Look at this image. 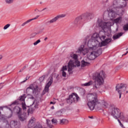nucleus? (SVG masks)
<instances>
[{"label": "nucleus", "instance_id": "nucleus-1", "mask_svg": "<svg viewBox=\"0 0 128 128\" xmlns=\"http://www.w3.org/2000/svg\"><path fill=\"white\" fill-rule=\"evenodd\" d=\"M97 25L102 28L103 31H100L99 34L94 33L91 38L88 41V46L90 50H96V48H102L108 44L112 40V38H106L104 35H102L106 32V28L112 26V22H106L100 19L98 20Z\"/></svg>", "mask_w": 128, "mask_h": 128}, {"label": "nucleus", "instance_id": "nucleus-2", "mask_svg": "<svg viewBox=\"0 0 128 128\" xmlns=\"http://www.w3.org/2000/svg\"><path fill=\"white\" fill-rule=\"evenodd\" d=\"M87 100H89L88 102V106L90 110H94V109L100 110V105L102 106L104 108L108 106V104L104 100H103L102 102H100L96 93L88 94L87 96Z\"/></svg>", "mask_w": 128, "mask_h": 128}, {"label": "nucleus", "instance_id": "nucleus-3", "mask_svg": "<svg viewBox=\"0 0 128 128\" xmlns=\"http://www.w3.org/2000/svg\"><path fill=\"white\" fill-rule=\"evenodd\" d=\"M104 72L102 70L100 72H96L93 75L92 79L94 80V88H100V86L104 84Z\"/></svg>", "mask_w": 128, "mask_h": 128}, {"label": "nucleus", "instance_id": "nucleus-4", "mask_svg": "<svg viewBox=\"0 0 128 128\" xmlns=\"http://www.w3.org/2000/svg\"><path fill=\"white\" fill-rule=\"evenodd\" d=\"M70 56L72 58L75 60L74 61L70 60L68 63V72L69 74H72V68H76V66H80V62L76 60H78V55L76 54L71 53Z\"/></svg>", "mask_w": 128, "mask_h": 128}, {"label": "nucleus", "instance_id": "nucleus-5", "mask_svg": "<svg viewBox=\"0 0 128 128\" xmlns=\"http://www.w3.org/2000/svg\"><path fill=\"white\" fill-rule=\"evenodd\" d=\"M111 115L116 118H120L121 120H124V113L120 112V110L116 107H113L112 109Z\"/></svg>", "mask_w": 128, "mask_h": 128}, {"label": "nucleus", "instance_id": "nucleus-6", "mask_svg": "<svg viewBox=\"0 0 128 128\" xmlns=\"http://www.w3.org/2000/svg\"><path fill=\"white\" fill-rule=\"evenodd\" d=\"M78 100H80V97H78V94L72 93L71 95H70L69 98L66 100V102L69 104H72V102H78Z\"/></svg>", "mask_w": 128, "mask_h": 128}, {"label": "nucleus", "instance_id": "nucleus-7", "mask_svg": "<svg viewBox=\"0 0 128 128\" xmlns=\"http://www.w3.org/2000/svg\"><path fill=\"white\" fill-rule=\"evenodd\" d=\"M126 84H117L116 88V92L119 94V98H122V92H124L126 90Z\"/></svg>", "mask_w": 128, "mask_h": 128}, {"label": "nucleus", "instance_id": "nucleus-8", "mask_svg": "<svg viewBox=\"0 0 128 128\" xmlns=\"http://www.w3.org/2000/svg\"><path fill=\"white\" fill-rule=\"evenodd\" d=\"M39 104L40 101L38 100H34L32 104L30 105V108L28 109V114H32L36 110V108H38Z\"/></svg>", "mask_w": 128, "mask_h": 128}, {"label": "nucleus", "instance_id": "nucleus-9", "mask_svg": "<svg viewBox=\"0 0 128 128\" xmlns=\"http://www.w3.org/2000/svg\"><path fill=\"white\" fill-rule=\"evenodd\" d=\"M82 20H83L82 17L80 16L77 17L72 22L74 27L80 28L82 26Z\"/></svg>", "mask_w": 128, "mask_h": 128}, {"label": "nucleus", "instance_id": "nucleus-10", "mask_svg": "<svg viewBox=\"0 0 128 128\" xmlns=\"http://www.w3.org/2000/svg\"><path fill=\"white\" fill-rule=\"evenodd\" d=\"M118 8H116L110 9L108 10V16L111 20H114V18H116V16H118Z\"/></svg>", "mask_w": 128, "mask_h": 128}, {"label": "nucleus", "instance_id": "nucleus-11", "mask_svg": "<svg viewBox=\"0 0 128 128\" xmlns=\"http://www.w3.org/2000/svg\"><path fill=\"white\" fill-rule=\"evenodd\" d=\"M82 18L83 20H92L94 16V12H86L82 14L80 16Z\"/></svg>", "mask_w": 128, "mask_h": 128}, {"label": "nucleus", "instance_id": "nucleus-12", "mask_svg": "<svg viewBox=\"0 0 128 128\" xmlns=\"http://www.w3.org/2000/svg\"><path fill=\"white\" fill-rule=\"evenodd\" d=\"M65 16H66V14H62L58 15L56 17L52 19L51 20L48 21L46 24L47 25L50 24H54V22H56V20H58V18H64Z\"/></svg>", "mask_w": 128, "mask_h": 128}, {"label": "nucleus", "instance_id": "nucleus-13", "mask_svg": "<svg viewBox=\"0 0 128 128\" xmlns=\"http://www.w3.org/2000/svg\"><path fill=\"white\" fill-rule=\"evenodd\" d=\"M26 98V94H24L22 96H21L20 97H19V98L16 100L12 103V105H16V104H20V102H24V100Z\"/></svg>", "mask_w": 128, "mask_h": 128}, {"label": "nucleus", "instance_id": "nucleus-14", "mask_svg": "<svg viewBox=\"0 0 128 128\" xmlns=\"http://www.w3.org/2000/svg\"><path fill=\"white\" fill-rule=\"evenodd\" d=\"M50 80L46 84L44 90V92H48V90H50V86H52V82H54V78H52V76H50Z\"/></svg>", "mask_w": 128, "mask_h": 128}, {"label": "nucleus", "instance_id": "nucleus-15", "mask_svg": "<svg viewBox=\"0 0 128 128\" xmlns=\"http://www.w3.org/2000/svg\"><path fill=\"white\" fill-rule=\"evenodd\" d=\"M84 48V46L82 45L80 47L78 48L76 52H78V54H82L83 56H86V54L88 52V50L86 48Z\"/></svg>", "mask_w": 128, "mask_h": 128}, {"label": "nucleus", "instance_id": "nucleus-16", "mask_svg": "<svg viewBox=\"0 0 128 128\" xmlns=\"http://www.w3.org/2000/svg\"><path fill=\"white\" fill-rule=\"evenodd\" d=\"M10 126L12 128H20V123L16 120H12L10 122Z\"/></svg>", "mask_w": 128, "mask_h": 128}, {"label": "nucleus", "instance_id": "nucleus-17", "mask_svg": "<svg viewBox=\"0 0 128 128\" xmlns=\"http://www.w3.org/2000/svg\"><path fill=\"white\" fill-rule=\"evenodd\" d=\"M34 124H36V118L34 117H32V118L29 120L28 124V128H32L34 126Z\"/></svg>", "mask_w": 128, "mask_h": 128}, {"label": "nucleus", "instance_id": "nucleus-18", "mask_svg": "<svg viewBox=\"0 0 128 128\" xmlns=\"http://www.w3.org/2000/svg\"><path fill=\"white\" fill-rule=\"evenodd\" d=\"M18 118L21 122H24L26 120V114L23 113L22 114H18Z\"/></svg>", "mask_w": 128, "mask_h": 128}, {"label": "nucleus", "instance_id": "nucleus-19", "mask_svg": "<svg viewBox=\"0 0 128 128\" xmlns=\"http://www.w3.org/2000/svg\"><path fill=\"white\" fill-rule=\"evenodd\" d=\"M22 109L20 106H16L13 110V112H15V114H17L18 116L20 114H22Z\"/></svg>", "mask_w": 128, "mask_h": 128}, {"label": "nucleus", "instance_id": "nucleus-20", "mask_svg": "<svg viewBox=\"0 0 128 128\" xmlns=\"http://www.w3.org/2000/svg\"><path fill=\"white\" fill-rule=\"evenodd\" d=\"M96 58H98V57H97L96 55V52H91L90 54L88 55V58L90 60H96Z\"/></svg>", "mask_w": 128, "mask_h": 128}, {"label": "nucleus", "instance_id": "nucleus-21", "mask_svg": "<svg viewBox=\"0 0 128 128\" xmlns=\"http://www.w3.org/2000/svg\"><path fill=\"white\" fill-rule=\"evenodd\" d=\"M40 18V16H36L35 18H32V19H30V20H28L27 21L25 22H24L22 24L21 26H26V24H28V22H32V20H37V18Z\"/></svg>", "mask_w": 128, "mask_h": 128}, {"label": "nucleus", "instance_id": "nucleus-22", "mask_svg": "<svg viewBox=\"0 0 128 128\" xmlns=\"http://www.w3.org/2000/svg\"><path fill=\"white\" fill-rule=\"evenodd\" d=\"M122 34H124V33H122V32L118 33L117 34L114 35L112 37V38L114 40H118V38H120V36H122Z\"/></svg>", "mask_w": 128, "mask_h": 128}, {"label": "nucleus", "instance_id": "nucleus-23", "mask_svg": "<svg viewBox=\"0 0 128 128\" xmlns=\"http://www.w3.org/2000/svg\"><path fill=\"white\" fill-rule=\"evenodd\" d=\"M68 124V120L65 118L60 120V124Z\"/></svg>", "mask_w": 128, "mask_h": 128}, {"label": "nucleus", "instance_id": "nucleus-24", "mask_svg": "<svg viewBox=\"0 0 128 128\" xmlns=\"http://www.w3.org/2000/svg\"><path fill=\"white\" fill-rule=\"evenodd\" d=\"M92 84H94V82L92 80H90L88 82L82 84V86H92Z\"/></svg>", "mask_w": 128, "mask_h": 128}, {"label": "nucleus", "instance_id": "nucleus-25", "mask_svg": "<svg viewBox=\"0 0 128 128\" xmlns=\"http://www.w3.org/2000/svg\"><path fill=\"white\" fill-rule=\"evenodd\" d=\"M2 120H3L4 122H6V124H8V122L6 120V116H4V115H2L1 118H0V122Z\"/></svg>", "mask_w": 128, "mask_h": 128}, {"label": "nucleus", "instance_id": "nucleus-26", "mask_svg": "<svg viewBox=\"0 0 128 128\" xmlns=\"http://www.w3.org/2000/svg\"><path fill=\"white\" fill-rule=\"evenodd\" d=\"M89 64H90V62H86L84 60L81 62L82 68H84V66H88Z\"/></svg>", "mask_w": 128, "mask_h": 128}, {"label": "nucleus", "instance_id": "nucleus-27", "mask_svg": "<svg viewBox=\"0 0 128 128\" xmlns=\"http://www.w3.org/2000/svg\"><path fill=\"white\" fill-rule=\"evenodd\" d=\"M102 51L101 48H99L96 52H95V54L97 57L100 56V54H102Z\"/></svg>", "mask_w": 128, "mask_h": 128}, {"label": "nucleus", "instance_id": "nucleus-28", "mask_svg": "<svg viewBox=\"0 0 128 128\" xmlns=\"http://www.w3.org/2000/svg\"><path fill=\"white\" fill-rule=\"evenodd\" d=\"M46 124H48V126L50 128H52V126H52V124L50 120H46Z\"/></svg>", "mask_w": 128, "mask_h": 128}, {"label": "nucleus", "instance_id": "nucleus-29", "mask_svg": "<svg viewBox=\"0 0 128 128\" xmlns=\"http://www.w3.org/2000/svg\"><path fill=\"white\" fill-rule=\"evenodd\" d=\"M22 108L24 110H26V103L24 102H22Z\"/></svg>", "mask_w": 128, "mask_h": 128}, {"label": "nucleus", "instance_id": "nucleus-30", "mask_svg": "<svg viewBox=\"0 0 128 128\" xmlns=\"http://www.w3.org/2000/svg\"><path fill=\"white\" fill-rule=\"evenodd\" d=\"M122 20V17H119L118 18H117L115 19L114 20V22L116 23V24H118V22H120V21Z\"/></svg>", "mask_w": 128, "mask_h": 128}, {"label": "nucleus", "instance_id": "nucleus-31", "mask_svg": "<svg viewBox=\"0 0 128 128\" xmlns=\"http://www.w3.org/2000/svg\"><path fill=\"white\" fill-rule=\"evenodd\" d=\"M123 30H125V32L128 30V24L124 25V26H123Z\"/></svg>", "mask_w": 128, "mask_h": 128}, {"label": "nucleus", "instance_id": "nucleus-32", "mask_svg": "<svg viewBox=\"0 0 128 128\" xmlns=\"http://www.w3.org/2000/svg\"><path fill=\"white\" fill-rule=\"evenodd\" d=\"M34 128H42V126L40 124H38Z\"/></svg>", "mask_w": 128, "mask_h": 128}, {"label": "nucleus", "instance_id": "nucleus-33", "mask_svg": "<svg viewBox=\"0 0 128 128\" xmlns=\"http://www.w3.org/2000/svg\"><path fill=\"white\" fill-rule=\"evenodd\" d=\"M44 78H46V76H44V75L40 77L39 78L40 82H44Z\"/></svg>", "mask_w": 128, "mask_h": 128}, {"label": "nucleus", "instance_id": "nucleus-34", "mask_svg": "<svg viewBox=\"0 0 128 128\" xmlns=\"http://www.w3.org/2000/svg\"><path fill=\"white\" fill-rule=\"evenodd\" d=\"M52 124H58V120L56 118H53L52 120Z\"/></svg>", "mask_w": 128, "mask_h": 128}, {"label": "nucleus", "instance_id": "nucleus-35", "mask_svg": "<svg viewBox=\"0 0 128 128\" xmlns=\"http://www.w3.org/2000/svg\"><path fill=\"white\" fill-rule=\"evenodd\" d=\"M36 34H38L34 32L32 33L30 36V38H34L36 36Z\"/></svg>", "mask_w": 128, "mask_h": 128}, {"label": "nucleus", "instance_id": "nucleus-36", "mask_svg": "<svg viewBox=\"0 0 128 128\" xmlns=\"http://www.w3.org/2000/svg\"><path fill=\"white\" fill-rule=\"evenodd\" d=\"M56 114V116H62V112L60 111L58 112Z\"/></svg>", "mask_w": 128, "mask_h": 128}, {"label": "nucleus", "instance_id": "nucleus-37", "mask_svg": "<svg viewBox=\"0 0 128 128\" xmlns=\"http://www.w3.org/2000/svg\"><path fill=\"white\" fill-rule=\"evenodd\" d=\"M64 70H68V68L66 66H63L62 67L61 72H64Z\"/></svg>", "mask_w": 128, "mask_h": 128}, {"label": "nucleus", "instance_id": "nucleus-38", "mask_svg": "<svg viewBox=\"0 0 128 128\" xmlns=\"http://www.w3.org/2000/svg\"><path fill=\"white\" fill-rule=\"evenodd\" d=\"M10 26V24H7L4 26V30H8Z\"/></svg>", "mask_w": 128, "mask_h": 128}, {"label": "nucleus", "instance_id": "nucleus-39", "mask_svg": "<svg viewBox=\"0 0 128 128\" xmlns=\"http://www.w3.org/2000/svg\"><path fill=\"white\" fill-rule=\"evenodd\" d=\"M6 4H12L14 2V0H6Z\"/></svg>", "mask_w": 128, "mask_h": 128}, {"label": "nucleus", "instance_id": "nucleus-40", "mask_svg": "<svg viewBox=\"0 0 128 128\" xmlns=\"http://www.w3.org/2000/svg\"><path fill=\"white\" fill-rule=\"evenodd\" d=\"M40 42V40H36L35 42L34 43V46H36L37 44H38Z\"/></svg>", "mask_w": 128, "mask_h": 128}, {"label": "nucleus", "instance_id": "nucleus-41", "mask_svg": "<svg viewBox=\"0 0 128 128\" xmlns=\"http://www.w3.org/2000/svg\"><path fill=\"white\" fill-rule=\"evenodd\" d=\"M62 76L64 78H66V72L64 71H62Z\"/></svg>", "mask_w": 128, "mask_h": 128}, {"label": "nucleus", "instance_id": "nucleus-42", "mask_svg": "<svg viewBox=\"0 0 128 128\" xmlns=\"http://www.w3.org/2000/svg\"><path fill=\"white\" fill-rule=\"evenodd\" d=\"M4 110V107L2 106H0V110ZM0 116H2V112L0 111Z\"/></svg>", "mask_w": 128, "mask_h": 128}, {"label": "nucleus", "instance_id": "nucleus-43", "mask_svg": "<svg viewBox=\"0 0 128 128\" xmlns=\"http://www.w3.org/2000/svg\"><path fill=\"white\" fill-rule=\"evenodd\" d=\"M26 66H24L22 68V70L24 72V70H26Z\"/></svg>", "mask_w": 128, "mask_h": 128}, {"label": "nucleus", "instance_id": "nucleus-44", "mask_svg": "<svg viewBox=\"0 0 128 128\" xmlns=\"http://www.w3.org/2000/svg\"><path fill=\"white\" fill-rule=\"evenodd\" d=\"M4 87V85H2V83L0 84V90H2V88Z\"/></svg>", "mask_w": 128, "mask_h": 128}, {"label": "nucleus", "instance_id": "nucleus-45", "mask_svg": "<svg viewBox=\"0 0 128 128\" xmlns=\"http://www.w3.org/2000/svg\"><path fill=\"white\" fill-rule=\"evenodd\" d=\"M29 78H30V76H29V77L26 76V80H25L22 82H26V80H28Z\"/></svg>", "mask_w": 128, "mask_h": 128}, {"label": "nucleus", "instance_id": "nucleus-46", "mask_svg": "<svg viewBox=\"0 0 128 128\" xmlns=\"http://www.w3.org/2000/svg\"><path fill=\"white\" fill-rule=\"evenodd\" d=\"M118 122H119V124H120V126H122V122H120V119L118 118Z\"/></svg>", "mask_w": 128, "mask_h": 128}, {"label": "nucleus", "instance_id": "nucleus-47", "mask_svg": "<svg viewBox=\"0 0 128 128\" xmlns=\"http://www.w3.org/2000/svg\"><path fill=\"white\" fill-rule=\"evenodd\" d=\"M6 108H7L9 110H10V112H11L12 114V108H8V106H6Z\"/></svg>", "mask_w": 128, "mask_h": 128}, {"label": "nucleus", "instance_id": "nucleus-48", "mask_svg": "<svg viewBox=\"0 0 128 128\" xmlns=\"http://www.w3.org/2000/svg\"><path fill=\"white\" fill-rule=\"evenodd\" d=\"M126 2H125L124 4L122 5V8H126Z\"/></svg>", "mask_w": 128, "mask_h": 128}, {"label": "nucleus", "instance_id": "nucleus-49", "mask_svg": "<svg viewBox=\"0 0 128 128\" xmlns=\"http://www.w3.org/2000/svg\"><path fill=\"white\" fill-rule=\"evenodd\" d=\"M50 104H56V102H50Z\"/></svg>", "mask_w": 128, "mask_h": 128}, {"label": "nucleus", "instance_id": "nucleus-50", "mask_svg": "<svg viewBox=\"0 0 128 128\" xmlns=\"http://www.w3.org/2000/svg\"><path fill=\"white\" fill-rule=\"evenodd\" d=\"M46 10V8H44L42 10L40 11L38 10V12H42L43 10Z\"/></svg>", "mask_w": 128, "mask_h": 128}, {"label": "nucleus", "instance_id": "nucleus-51", "mask_svg": "<svg viewBox=\"0 0 128 128\" xmlns=\"http://www.w3.org/2000/svg\"><path fill=\"white\" fill-rule=\"evenodd\" d=\"M27 90H32V87L30 86L27 88Z\"/></svg>", "mask_w": 128, "mask_h": 128}, {"label": "nucleus", "instance_id": "nucleus-52", "mask_svg": "<svg viewBox=\"0 0 128 128\" xmlns=\"http://www.w3.org/2000/svg\"><path fill=\"white\" fill-rule=\"evenodd\" d=\"M30 98H32V100L34 99V98L33 96H32Z\"/></svg>", "mask_w": 128, "mask_h": 128}, {"label": "nucleus", "instance_id": "nucleus-53", "mask_svg": "<svg viewBox=\"0 0 128 128\" xmlns=\"http://www.w3.org/2000/svg\"><path fill=\"white\" fill-rule=\"evenodd\" d=\"M88 118H94V116H89Z\"/></svg>", "mask_w": 128, "mask_h": 128}, {"label": "nucleus", "instance_id": "nucleus-54", "mask_svg": "<svg viewBox=\"0 0 128 128\" xmlns=\"http://www.w3.org/2000/svg\"><path fill=\"white\" fill-rule=\"evenodd\" d=\"M2 56L0 55V60H2Z\"/></svg>", "mask_w": 128, "mask_h": 128}, {"label": "nucleus", "instance_id": "nucleus-55", "mask_svg": "<svg viewBox=\"0 0 128 128\" xmlns=\"http://www.w3.org/2000/svg\"><path fill=\"white\" fill-rule=\"evenodd\" d=\"M52 110H54V106H52L51 107Z\"/></svg>", "mask_w": 128, "mask_h": 128}, {"label": "nucleus", "instance_id": "nucleus-56", "mask_svg": "<svg viewBox=\"0 0 128 128\" xmlns=\"http://www.w3.org/2000/svg\"><path fill=\"white\" fill-rule=\"evenodd\" d=\"M126 54H128L127 52L126 54H123V56H126Z\"/></svg>", "mask_w": 128, "mask_h": 128}, {"label": "nucleus", "instance_id": "nucleus-57", "mask_svg": "<svg viewBox=\"0 0 128 128\" xmlns=\"http://www.w3.org/2000/svg\"><path fill=\"white\" fill-rule=\"evenodd\" d=\"M22 72V69H21V70H20L19 71V72Z\"/></svg>", "mask_w": 128, "mask_h": 128}, {"label": "nucleus", "instance_id": "nucleus-58", "mask_svg": "<svg viewBox=\"0 0 128 128\" xmlns=\"http://www.w3.org/2000/svg\"><path fill=\"white\" fill-rule=\"evenodd\" d=\"M48 40V38H44V40Z\"/></svg>", "mask_w": 128, "mask_h": 128}, {"label": "nucleus", "instance_id": "nucleus-59", "mask_svg": "<svg viewBox=\"0 0 128 128\" xmlns=\"http://www.w3.org/2000/svg\"><path fill=\"white\" fill-rule=\"evenodd\" d=\"M58 76H56V78H58Z\"/></svg>", "mask_w": 128, "mask_h": 128}, {"label": "nucleus", "instance_id": "nucleus-60", "mask_svg": "<svg viewBox=\"0 0 128 128\" xmlns=\"http://www.w3.org/2000/svg\"><path fill=\"white\" fill-rule=\"evenodd\" d=\"M128 50V48L126 49V50Z\"/></svg>", "mask_w": 128, "mask_h": 128}, {"label": "nucleus", "instance_id": "nucleus-61", "mask_svg": "<svg viewBox=\"0 0 128 128\" xmlns=\"http://www.w3.org/2000/svg\"><path fill=\"white\" fill-rule=\"evenodd\" d=\"M126 94H128V91H126Z\"/></svg>", "mask_w": 128, "mask_h": 128}, {"label": "nucleus", "instance_id": "nucleus-62", "mask_svg": "<svg viewBox=\"0 0 128 128\" xmlns=\"http://www.w3.org/2000/svg\"><path fill=\"white\" fill-rule=\"evenodd\" d=\"M36 10H35L34 11L36 12Z\"/></svg>", "mask_w": 128, "mask_h": 128}, {"label": "nucleus", "instance_id": "nucleus-63", "mask_svg": "<svg viewBox=\"0 0 128 128\" xmlns=\"http://www.w3.org/2000/svg\"><path fill=\"white\" fill-rule=\"evenodd\" d=\"M40 4H42V2H40Z\"/></svg>", "mask_w": 128, "mask_h": 128}]
</instances>
